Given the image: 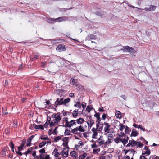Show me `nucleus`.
Returning <instances> with one entry per match:
<instances>
[{
	"label": "nucleus",
	"mask_w": 159,
	"mask_h": 159,
	"mask_svg": "<svg viewBox=\"0 0 159 159\" xmlns=\"http://www.w3.org/2000/svg\"><path fill=\"white\" fill-rule=\"evenodd\" d=\"M51 117L53 118L52 121H54L56 124H57L60 121L61 119L60 116V114L59 113L53 114L52 115Z\"/></svg>",
	"instance_id": "1"
},
{
	"label": "nucleus",
	"mask_w": 159,
	"mask_h": 159,
	"mask_svg": "<svg viewBox=\"0 0 159 159\" xmlns=\"http://www.w3.org/2000/svg\"><path fill=\"white\" fill-rule=\"evenodd\" d=\"M66 17H60L58 18H57L55 19L50 18L49 19V22L52 23L55 22H60L61 21H65L66 20Z\"/></svg>",
	"instance_id": "2"
},
{
	"label": "nucleus",
	"mask_w": 159,
	"mask_h": 159,
	"mask_svg": "<svg viewBox=\"0 0 159 159\" xmlns=\"http://www.w3.org/2000/svg\"><path fill=\"white\" fill-rule=\"evenodd\" d=\"M105 127L104 128V130L105 132V133L106 134L105 135H107L108 133H109V131L110 130V128L111 127V125L108 123L105 122L104 123Z\"/></svg>",
	"instance_id": "3"
},
{
	"label": "nucleus",
	"mask_w": 159,
	"mask_h": 159,
	"mask_svg": "<svg viewBox=\"0 0 159 159\" xmlns=\"http://www.w3.org/2000/svg\"><path fill=\"white\" fill-rule=\"evenodd\" d=\"M95 114L94 115V116L96 117L97 120L96 121V123L97 124V127L99 126V124H100V121L101 120V118L100 117V113H96L95 111Z\"/></svg>",
	"instance_id": "4"
},
{
	"label": "nucleus",
	"mask_w": 159,
	"mask_h": 159,
	"mask_svg": "<svg viewBox=\"0 0 159 159\" xmlns=\"http://www.w3.org/2000/svg\"><path fill=\"white\" fill-rule=\"evenodd\" d=\"M137 143H138V142H137L134 140H129V141L128 144H127L125 146L126 147L131 146L132 147H135L137 145Z\"/></svg>",
	"instance_id": "5"
},
{
	"label": "nucleus",
	"mask_w": 159,
	"mask_h": 159,
	"mask_svg": "<svg viewBox=\"0 0 159 159\" xmlns=\"http://www.w3.org/2000/svg\"><path fill=\"white\" fill-rule=\"evenodd\" d=\"M63 100L64 98H57L56 101L55 102V106L57 107L58 105H61L63 104Z\"/></svg>",
	"instance_id": "6"
},
{
	"label": "nucleus",
	"mask_w": 159,
	"mask_h": 159,
	"mask_svg": "<svg viewBox=\"0 0 159 159\" xmlns=\"http://www.w3.org/2000/svg\"><path fill=\"white\" fill-rule=\"evenodd\" d=\"M56 50L59 52H60L65 51L66 50V48L64 45L59 44L58 45L57 47Z\"/></svg>",
	"instance_id": "7"
},
{
	"label": "nucleus",
	"mask_w": 159,
	"mask_h": 159,
	"mask_svg": "<svg viewBox=\"0 0 159 159\" xmlns=\"http://www.w3.org/2000/svg\"><path fill=\"white\" fill-rule=\"evenodd\" d=\"M68 148L65 147L62 151V155L64 157H66L68 155Z\"/></svg>",
	"instance_id": "8"
},
{
	"label": "nucleus",
	"mask_w": 159,
	"mask_h": 159,
	"mask_svg": "<svg viewBox=\"0 0 159 159\" xmlns=\"http://www.w3.org/2000/svg\"><path fill=\"white\" fill-rule=\"evenodd\" d=\"M129 138L127 136H125V137L123 138H121V142L123 144L124 146L126 145V144L127 143L129 140Z\"/></svg>",
	"instance_id": "9"
},
{
	"label": "nucleus",
	"mask_w": 159,
	"mask_h": 159,
	"mask_svg": "<svg viewBox=\"0 0 159 159\" xmlns=\"http://www.w3.org/2000/svg\"><path fill=\"white\" fill-rule=\"evenodd\" d=\"M51 140L43 141L39 144V148H41L43 147L46 144V143H49L50 144H51Z\"/></svg>",
	"instance_id": "10"
},
{
	"label": "nucleus",
	"mask_w": 159,
	"mask_h": 159,
	"mask_svg": "<svg viewBox=\"0 0 159 159\" xmlns=\"http://www.w3.org/2000/svg\"><path fill=\"white\" fill-rule=\"evenodd\" d=\"M58 151L57 149L56 148H55L53 152L52 153V154L54 155L55 157H58L61 154V153Z\"/></svg>",
	"instance_id": "11"
},
{
	"label": "nucleus",
	"mask_w": 159,
	"mask_h": 159,
	"mask_svg": "<svg viewBox=\"0 0 159 159\" xmlns=\"http://www.w3.org/2000/svg\"><path fill=\"white\" fill-rule=\"evenodd\" d=\"M87 122L88 126V128H90L94 124V121L93 119L88 120Z\"/></svg>",
	"instance_id": "12"
},
{
	"label": "nucleus",
	"mask_w": 159,
	"mask_h": 159,
	"mask_svg": "<svg viewBox=\"0 0 159 159\" xmlns=\"http://www.w3.org/2000/svg\"><path fill=\"white\" fill-rule=\"evenodd\" d=\"M92 131L93 133L92 135V138L93 139H96L98 134L97 129L94 128H93L92 129Z\"/></svg>",
	"instance_id": "13"
},
{
	"label": "nucleus",
	"mask_w": 159,
	"mask_h": 159,
	"mask_svg": "<svg viewBox=\"0 0 159 159\" xmlns=\"http://www.w3.org/2000/svg\"><path fill=\"white\" fill-rule=\"evenodd\" d=\"M97 141L99 143V145L103 144L105 143V140L103 139L102 136H100V137L98 139Z\"/></svg>",
	"instance_id": "14"
},
{
	"label": "nucleus",
	"mask_w": 159,
	"mask_h": 159,
	"mask_svg": "<svg viewBox=\"0 0 159 159\" xmlns=\"http://www.w3.org/2000/svg\"><path fill=\"white\" fill-rule=\"evenodd\" d=\"M97 38V37L96 36L92 34H89L86 37L87 40H90L91 39H95Z\"/></svg>",
	"instance_id": "15"
},
{
	"label": "nucleus",
	"mask_w": 159,
	"mask_h": 159,
	"mask_svg": "<svg viewBox=\"0 0 159 159\" xmlns=\"http://www.w3.org/2000/svg\"><path fill=\"white\" fill-rule=\"evenodd\" d=\"M137 52V51L135 50L134 48H132L131 47L130 49L129 50V53L131 55H132V56H135L134 54L136 53Z\"/></svg>",
	"instance_id": "16"
},
{
	"label": "nucleus",
	"mask_w": 159,
	"mask_h": 159,
	"mask_svg": "<svg viewBox=\"0 0 159 159\" xmlns=\"http://www.w3.org/2000/svg\"><path fill=\"white\" fill-rule=\"evenodd\" d=\"M76 125V120H72L68 123V125L67 127H70L71 126L73 125Z\"/></svg>",
	"instance_id": "17"
},
{
	"label": "nucleus",
	"mask_w": 159,
	"mask_h": 159,
	"mask_svg": "<svg viewBox=\"0 0 159 159\" xmlns=\"http://www.w3.org/2000/svg\"><path fill=\"white\" fill-rule=\"evenodd\" d=\"M131 47H129L128 46H125L123 47V48L121 49V50H122L125 52H129V50L130 49Z\"/></svg>",
	"instance_id": "18"
},
{
	"label": "nucleus",
	"mask_w": 159,
	"mask_h": 159,
	"mask_svg": "<svg viewBox=\"0 0 159 159\" xmlns=\"http://www.w3.org/2000/svg\"><path fill=\"white\" fill-rule=\"evenodd\" d=\"M62 120L63 122H65V125H62V126L65 127H67L68 123H69V122L68 121V118L67 117H64L63 118Z\"/></svg>",
	"instance_id": "19"
},
{
	"label": "nucleus",
	"mask_w": 159,
	"mask_h": 159,
	"mask_svg": "<svg viewBox=\"0 0 159 159\" xmlns=\"http://www.w3.org/2000/svg\"><path fill=\"white\" fill-rule=\"evenodd\" d=\"M76 120L77 123L79 124H81L84 123V119L83 118H80L77 119Z\"/></svg>",
	"instance_id": "20"
},
{
	"label": "nucleus",
	"mask_w": 159,
	"mask_h": 159,
	"mask_svg": "<svg viewBox=\"0 0 159 159\" xmlns=\"http://www.w3.org/2000/svg\"><path fill=\"white\" fill-rule=\"evenodd\" d=\"M78 109H75V110L73 111L72 113V116H73L74 118H76V117L78 116Z\"/></svg>",
	"instance_id": "21"
},
{
	"label": "nucleus",
	"mask_w": 159,
	"mask_h": 159,
	"mask_svg": "<svg viewBox=\"0 0 159 159\" xmlns=\"http://www.w3.org/2000/svg\"><path fill=\"white\" fill-rule=\"evenodd\" d=\"M78 131H79L80 132H84L85 131V129L84 128V127L81 125H80L79 127H77Z\"/></svg>",
	"instance_id": "22"
},
{
	"label": "nucleus",
	"mask_w": 159,
	"mask_h": 159,
	"mask_svg": "<svg viewBox=\"0 0 159 159\" xmlns=\"http://www.w3.org/2000/svg\"><path fill=\"white\" fill-rule=\"evenodd\" d=\"M40 139L43 140H47V141L50 140L48 137L47 135H42L40 136Z\"/></svg>",
	"instance_id": "23"
},
{
	"label": "nucleus",
	"mask_w": 159,
	"mask_h": 159,
	"mask_svg": "<svg viewBox=\"0 0 159 159\" xmlns=\"http://www.w3.org/2000/svg\"><path fill=\"white\" fill-rule=\"evenodd\" d=\"M143 146V144L141 143L140 142H138V143H137V145L135 147L136 148H142Z\"/></svg>",
	"instance_id": "24"
},
{
	"label": "nucleus",
	"mask_w": 159,
	"mask_h": 159,
	"mask_svg": "<svg viewBox=\"0 0 159 159\" xmlns=\"http://www.w3.org/2000/svg\"><path fill=\"white\" fill-rule=\"evenodd\" d=\"M121 138L119 137H117L114 139V142L118 144L121 142Z\"/></svg>",
	"instance_id": "25"
},
{
	"label": "nucleus",
	"mask_w": 159,
	"mask_h": 159,
	"mask_svg": "<svg viewBox=\"0 0 159 159\" xmlns=\"http://www.w3.org/2000/svg\"><path fill=\"white\" fill-rule=\"evenodd\" d=\"M115 116L117 118H121V117L120 115V112L119 111H116L115 113Z\"/></svg>",
	"instance_id": "26"
},
{
	"label": "nucleus",
	"mask_w": 159,
	"mask_h": 159,
	"mask_svg": "<svg viewBox=\"0 0 159 159\" xmlns=\"http://www.w3.org/2000/svg\"><path fill=\"white\" fill-rule=\"evenodd\" d=\"M119 129H120V130L121 131H122L123 130L125 127L124 125L121 123H120V125H119Z\"/></svg>",
	"instance_id": "27"
},
{
	"label": "nucleus",
	"mask_w": 159,
	"mask_h": 159,
	"mask_svg": "<svg viewBox=\"0 0 159 159\" xmlns=\"http://www.w3.org/2000/svg\"><path fill=\"white\" fill-rule=\"evenodd\" d=\"M63 104H65L69 102L70 101V99L69 98L65 99L63 100Z\"/></svg>",
	"instance_id": "28"
},
{
	"label": "nucleus",
	"mask_w": 159,
	"mask_h": 159,
	"mask_svg": "<svg viewBox=\"0 0 159 159\" xmlns=\"http://www.w3.org/2000/svg\"><path fill=\"white\" fill-rule=\"evenodd\" d=\"M138 133L137 131H132V133L131 134V136L135 137L138 135Z\"/></svg>",
	"instance_id": "29"
},
{
	"label": "nucleus",
	"mask_w": 159,
	"mask_h": 159,
	"mask_svg": "<svg viewBox=\"0 0 159 159\" xmlns=\"http://www.w3.org/2000/svg\"><path fill=\"white\" fill-rule=\"evenodd\" d=\"M144 153H143V154H146V156H148L150 153V149H148L146 150L145 151H144Z\"/></svg>",
	"instance_id": "30"
},
{
	"label": "nucleus",
	"mask_w": 159,
	"mask_h": 159,
	"mask_svg": "<svg viewBox=\"0 0 159 159\" xmlns=\"http://www.w3.org/2000/svg\"><path fill=\"white\" fill-rule=\"evenodd\" d=\"M33 148H31V149H28V150L25 152L23 153L24 155H27V154L30 153L31 152V151L33 149Z\"/></svg>",
	"instance_id": "31"
},
{
	"label": "nucleus",
	"mask_w": 159,
	"mask_h": 159,
	"mask_svg": "<svg viewBox=\"0 0 159 159\" xmlns=\"http://www.w3.org/2000/svg\"><path fill=\"white\" fill-rule=\"evenodd\" d=\"M64 133L65 135H70V131L68 129H66L65 130Z\"/></svg>",
	"instance_id": "32"
},
{
	"label": "nucleus",
	"mask_w": 159,
	"mask_h": 159,
	"mask_svg": "<svg viewBox=\"0 0 159 159\" xmlns=\"http://www.w3.org/2000/svg\"><path fill=\"white\" fill-rule=\"evenodd\" d=\"M100 148L94 149L93 150V153L94 154H97L100 151Z\"/></svg>",
	"instance_id": "33"
},
{
	"label": "nucleus",
	"mask_w": 159,
	"mask_h": 159,
	"mask_svg": "<svg viewBox=\"0 0 159 159\" xmlns=\"http://www.w3.org/2000/svg\"><path fill=\"white\" fill-rule=\"evenodd\" d=\"M77 82V80L73 78H72L70 82L71 84L74 85Z\"/></svg>",
	"instance_id": "34"
},
{
	"label": "nucleus",
	"mask_w": 159,
	"mask_h": 159,
	"mask_svg": "<svg viewBox=\"0 0 159 159\" xmlns=\"http://www.w3.org/2000/svg\"><path fill=\"white\" fill-rule=\"evenodd\" d=\"M156 7L154 6L151 5L150 6L149 8V11H151V10H154L156 9Z\"/></svg>",
	"instance_id": "35"
},
{
	"label": "nucleus",
	"mask_w": 159,
	"mask_h": 159,
	"mask_svg": "<svg viewBox=\"0 0 159 159\" xmlns=\"http://www.w3.org/2000/svg\"><path fill=\"white\" fill-rule=\"evenodd\" d=\"M74 106L78 108H80L81 107V103L80 102H76V104L74 105Z\"/></svg>",
	"instance_id": "36"
},
{
	"label": "nucleus",
	"mask_w": 159,
	"mask_h": 159,
	"mask_svg": "<svg viewBox=\"0 0 159 159\" xmlns=\"http://www.w3.org/2000/svg\"><path fill=\"white\" fill-rule=\"evenodd\" d=\"M10 147L11 148V150L14 152V144L12 142V141H11L10 142Z\"/></svg>",
	"instance_id": "37"
},
{
	"label": "nucleus",
	"mask_w": 159,
	"mask_h": 159,
	"mask_svg": "<svg viewBox=\"0 0 159 159\" xmlns=\"http://www.w3.org/2000/svg\"><path fill=\"white\" fill-rule=\"evenodd\" d=\"M72 132L74 134H76L78 133V130L77 127L74 128L72 130Z\"/></svg>",
	"instance_id": "38"
},
{
	"label": "nucleus",
	"mask_w": 159,
	"mask_h": 159,
	"mask_svg": "<svg viewBox=\"0 0 159 159\" xmlns=\"http://www.w3.org/2000/svg\"><path fill=\"white\" fill-rule=\"evenodd\" d=\"M149 159H159V157L155 156H151Z\"/></svg>",
	"instance_id": "39"
},
{
	"label": "nucleus",
	"mask_w": 159,
	"mask_h": 159,
	"mask_svg": "<svg viewBox=\"0 0 159 159\" xmlns=\"http://www.w3.org/2000/svg\"><path fill=\"white\" fill-rule=\"evenodd\" d=\"M119 136L120 138H123L125 137V136H126L125 134L124 133H120L119 134Z\"/></svg>",
	"instance_id": "40"
},
{
	"label": "nucleus",
	"mask_w": 159,
	"mask_h": 159,
	"mask_svg": "<svg viewBox=\"0 0 159 159\" xmlns=\"http://www.w3.org/2000/svg\"><path fill=\"white\" fill-rule=\"evenodd\" d=\"M92 107L91 106H88L86 108V110L88 112H90V111L92 110Z\"/></svg>",
	"instance_id": "41"
},
{
	"label": "nucleus",
	"mask_w": 159,
	"mask_h": 159,
	"mask_svg": "<svg viewBox=\"0 0 159 159\" xmlns=\"http://www.w3.org/2000/svg\"><path fill=\"white\" fill-rule=\"evenodd\" d=\"M111 139H110L109 138H108L106 142H105L104 144L105 145L107 144H109L111 143Z\"/></svg>",
	"instance_id": "42"
},
{
	"label": "nucleus",
	"mask_w": 159,
	"mask_h": 159,
	"mask_svg": "<svg viewBox=\"0 0 159 159\" xmlns=\"http://www.w3.org/2000/svg\"><path fill=\"white\" fill-rule=\"evenodd\" d=\"M103 127V126L102 125V126H99H99L98 127L96 126L97 128V129L99 131H100L102 129Z\"/></svg>",
	"instance_id": "43"
},
{
	"label": "nucleus",
	"mask_w": 159,
	"mask_h": 159,
	"mask_svg": "<svg viewBox=\"0 0 159 159\" xmlns=\"http://www.w3.org/2000/svg\"><path fill=\"white\" fill-rule=\"evenodd\" d=\"M39 57V56L38 55H34V58H31V57H30V58H31V59H32V61H33L34 60L33 59H37Z\"/></svg>",
	"instance_id": "44"
},
{
	"label": "nucleus",
	"mask_w": 159,
	"mask_h": 159,
	"mask_svg": "<svg viewBox=\"0 0 159 159\" xmlns=\"http://www.w3.org/2000/svg\"><path fill=\"white\" fill-rule=\"evenodd\" d=\"M45 150L44 148H43L39 151V152L41 153H45Z\"/></svg>",
	"instance_id": "45"
},
{
	"label": "nucleus",
	"mask_w": 159,
	"mask_h": 159,
	"mask_svg": "<svg viewBox=\"0 0 159 159\" xmlns=\"http://www.w3.org/2000/svg\"><path fill=\"white\" fill-rule=\"evenodd\" d=\"M39 159H44V155L43 154H41L39 155Z\"/></svg>",
	"instance_id": "46"
},
{
	"label": "nucleus",
	"mask_w": 159,
	"mask_h": 159,
	"mask_svg": "<svg viewBox=\"0 0 159 159\" xmlns=\"http://www.w3.org/2000/svg\"><path fill=\"white\" fill-rule=\"evenodd\" d=\"M31 142L30 141L28 140L27 142V144H26V146H31Z\"/></svg>",
	"instance_id": "47"
},
{
	"label": "nucleus",
	"mask_w": 159,
	"mask_h": 159,
	"mask_svg": "<svg viewBox=\"0 0 159 159\" xmlns=\"http://www.w3.org/2000/svg\"><path fill=\"white\" fill-rule=\"evenodd\" d=\"M107 134H108L107 135L108 138H109L110 137L111 138L113 137V135L111 134V132H109V133H108Z\"/></svg>",
	"instance_id": "48"
},
{
	"label": "nucleus",
	"mask_w": 159,
	"mask_h": 159,
	"mask_svg": "<svg viewBox=\"0 0 159 159\" xmlns=\"http://www.w3.org/2000/svg\"><path fill=\"white\" fill-rule=\"evenodd\" d=\"M107 114H103L102 116V119L103 120H104L106 118Z\"/></svg>",
	"instance_id": "49"
},
{
	"label": "nucleus",
	"mask_w": 159,
	"mask_h": 159,
	"mask_svg": "<svg viewBox=\"0 0 159 159\" xmlns=\"http://www.w3.org/2000/svg\"><path fill=\"white\" fill-rule=\"evenodd\" d=\"M16 152L17 154L20 156H22V153L20 152V151L18 150V151H16Z\"/></svg>",
	"instance_id": "50"
},
{
	"label": "nucleus",
	"mask_w": 159,
	"mask_h": 159,
	"mask_svg": "<svg viewBox=\"0 0 159 159\" xmlns=\"http://www.w3.org/2000/svg\"><path fill=\"white\" fill-rule=\"evenodd\" d=\"M38 127L39 129H40L42 130H44V129L43 126L42 125H38Z\"/></svg>",
	"instance_id": "51"
},
{
	"label": "nucleus",
	"mask_w": 159,
	"mask_h": 159,
	"mask_svg": "<svg viewBox=\"0 0 159 159\" xmlns=\"http://www.w3.org/2000/svg\"><path fill=\"white\" fill-rule=\"evenodd\" d=\"M54 124H56L54 121H53L52 120L50 123V126H52L54 125Z\"/></svg>",
	"instance_id": "52"
},
{
	"label": "nucleus",
	"mask_w": 159,
	"mask_h": 159,
	"mask_svg": "<svg viewBox=\"0 0 159 159\" xmlns=\"http://www.w3.org/2000/svg\"><path fill=\"white\" fill-rule=\"evenodd\" d=\"M122 159H130V157L129 156L126 155L124 156Z\"/></svg>",
	"instance_id": "53"
},
{
	"label": "nucleus",
	"mask_w": 159,
	"mask_h": 159,
	"mask_svg": "<svg viewBox=\"0 0 159 159\" xmlns=\"http://www.w3.org/2000/svg\"><path fill=\"white\" fill-rule=\"evenodd\" d=\"M75 152L74 151H72L71 152L70 154L71 156H75Z\"/></svg>",
	"instance_id": "54"
},
{
	"label": "nucleus",
	"mask_w": 159,
	"mask_h": 159,
	"mask_svg": "<svg viewBox=\"0 0 159 159\" xmlns=\"http://www.w3.org/2000/svg\"><path fill=\"white\" fill-rule=\"evenodd\" d=\"M61 139V137L60 136H57L55 139V140L56 141H57L58 140H59Z\"/></svg>",
	"instance_id": "55"
},
{
	"label": "nucleus",
	"mask_w": 159,
	"mask_h": 159,
	"mask_svg": "<svg viewBox=\"0 0 159 159\" xmlns=\"http://www.w3.org/2000/svg\"><path fill=\"white\" fill-rule=\"evenodd\" d=\"M2 113H3V114L6 115L7 113V110H3L2 111Z\"/></svg>",
	"instance_id": "56"
},
{
	"label": "nucleus",
	"mask_w": 159,
	"mask_h": 159,
	"mask_svg": "<svg viewBox=\"0 0 159 159\" xmlns=\"http://www.w3.org/2000/svg\"><path fill=\"white\" fill-rule=\"evenodd\" d=\"M99 111L100 112H103L104 111L103 107H101V108H99Z\"/></svg>",
	"instance_id": "57"
},
{
	"label": "nucleus",
	"mask_w": 159,
	"mask_h": 159,
	"mask_svg": "<svg viewBox=\"0 0 159 159\" xmlns=\"http://www.w3.org/2000/svg\"><path fill=\"white\" fill-rule=\"evenodd\" d=\"M8 81L7 80H6L4 83V86L6 87L7 86L8 84Z\"/></svg>",
	"instance_id": "58"
},
{
	"label": "nucleus",
	"mask_w": 159,
	"mask_h": 159,
	"mask_svg": "<svg viewBox=\"0 0 159 159\" xmlns=\"http://www.w3.org/2000/svg\"><path fill=\"white\" fill-rule=\"evenodd\" d=\"M98 145L95 144H93L91 145V148H97Z\"/></svg>",
	"instance_id": "59"
},
{
	"label": "nucleus",
	"mask_w": 159,
	"mask_h": 159,
	"mask_svg": "<svg viewBox=\"0 0 159 159\" xmlns=\"http://www.w3.org/2000/svg\"><path fill=\"white\" fill-rule=\"evenodd\" d=\"M23 149V147L21 146H20L18 147V150L19 151H21Z\"/></svg>",
	"instance_id": "60"
},
{
	"label": "nucleus",
	"mask_w": 159,
	"mask_h": 159,
	"mask_svg": "<svg viewBox=\"0 0 159 159\" xmlns=\"http://www.w3.org/2000/svg\"><path fill=\"white\" fill-rule=\"evenodd\" d=\"M129 132V129H128V127L127 126L126 128L125 129V134H127Z\"/></svg>",
	"instance_id": "61"
},
{
	"label": "nucleus",
	"mask_w": 159,
	"mask_h": 159,
	"mask_svg": "<svg viewBox=\"0 0 159 159\" xmlns=\"http://www.w3.org/2000/svg\"><path fill=\"white\" fill-rule=\"evenodd\" d=\"M44 159H50L49 155H47L45 157Z\"/></svg>",
	"instance_id": "62"
},
{
	"label": "nucleus",
	"mask_w": 159,
	"mask_h": 159,
	"mask_svg": "<svg viewBox=\"0 0 159 159\" xmlns=\"http://www.w3.org/2000/svg\"><path fill=\"white\" fill-rule=\"evenodd\" d=\"M57 127H56L54 129V132H53V133L55 134H56L57 133Z\"/></svg>",
	"instance_id": "63"
},
{
	"label": "nucleus",
	"mask_w": 159,
	"mask_h": 159,
	"mask_svg": "<svg viewBox=\"0 0 159 159\" xmlns=\"http://www.w3.org/2000/svg\"><path fill=\"white\" fill-rule=\"evenodd\" d=\"M34 137V135H32L29 138L28 140L31 141L33 139V138Z\"/></svg>",
	"instance_id": "64"
}]
</instances>
